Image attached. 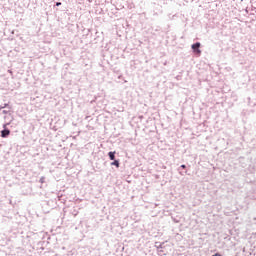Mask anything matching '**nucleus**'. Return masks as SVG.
<instances>
[{"mask_svg":"<svg viewBox=\"0 0 256 256\" xmlns=\"http://www.w3.org/2000/svg\"><path fill=\"white\" fill-rule=\"evenodd\" d=\"M199 47H201V43L199 42L192 45V49L194 53H196V55H201V50L199 49Z\"/></svg>","mask_w":256,"mask_h":256,"instance_id":"f257e3e1","label":"nucleus"},{"mask_svg":"<svg viewBox=\"0 0 256 256\" xmlns=\"http://www.w3.org/2000/svg\"><path fill=\"white\" fill-rule=\"evenodd\" d=\"M11 134V131L4 129L1 131V137L5 138V137H9V135Z\"/></svg>","mask_w":256,"mask_h":256,"instance_id":"f03ea898","label":"nucleus"},{"mask_svg":"<svg viewBox=\"0 0 256 256\" xmlns=\"http://www.w3.org/2000/svg\"><path fill=\"white\" fill-rule=\"evenodd\" d=\"M108 155L111 161H115V152H109Z\"/></svg>","mask_w":256,"mask_h":256,"instance_id":"7ed1b4c3","label":"nucleus"},{"mask_svg":"<svg viewBox=\"0 0 256 256\" xmlns=\"http://www.w3.org/2000/svg\"><path fill=\"white\" fill-rule=\"evenodd\" d=\"M111 165H115V167H119V162H118V160H115L114 162H112Z\"/></svg>","mask_w":256,"mask_h":256,"instance_id":"20e7f679","label":"nucleus"},{"mask_svg":"<svg viewBox=\"0 0 256 256\" xmlns=\"http://www.w3.org/2000/svg\"><path fill=\"white\" fill-rule=\"evenodd\" d=\"M59 6H61V2L56 3V7H59Z\"/></svg>","mask_w":256,"mask_h":256,"instance_id":"39448f33","label":"nucleus"},{"mask_svg":"<svg viewBox=\"0 0 256 256\" xmlns=\"http://www.w3.org/2000/svg\"><path fill=\"white\" fill-rule=\"evenodd\" d=\"M186 167H187V166H185V164H182V165H181V168H182V169H185Z\"/></svg>","mask_w":256,"mask_h":256,"instance_id":"423d86ee","label":"nucleus"},{"mask_svg":"<svg viewBox=\"0 0 256 256\" xmlns=\"http://www.w3.org/2000/svg\"><path fill=\"white\" fill-rule=\"evenodd\" d=\"M212 256H221V254H219V253H216V254H214V255H212Z\"/></svg>","mask_w":256,"mask_h":256,"instance_id":"0eeeda50","label":"nucleus"},{"mask_svg":"<svg viewBox=\"0 0 256 256\" xmlns=\"http://www.w3.org/2000/svg\"><path fill=\"white\" fill-rule=\"evenodd\" d=\"M3 128H4V129H7V124H4V125H3Z\"/></svg>","mask_w":256,"mask_h":256,"instance_id":"6e6552de","label":"nucleus"}]
</instances>
